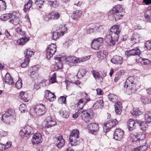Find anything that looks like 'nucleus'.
Here are the masks:
<instances>
[{
	"label": "nucleus",
	"instance_id": "obj_1",
	"mask_svg": "<svg viewBox=\"0 0 151 151\" xmlns=\"http://www.w3.org/2000/svg\"><path fill=\"white\" fill-rule=\"evenodd\" d=\"M120 30L117 26H114L111 29L109 34L105 37V41L109 46L115 45L117 42L119 37V35Z\"/></svg>",
	"mask_w": 151,
	"mask_h": 151
},
{
	"label": "nucleus",
	"instance_id": "obj_2",
	"mask_svg": "<svg viewBox=\"0 0 151 151\" xmlns=\"http://www.w3.org/2000/svg\"><path fill=\"white\" fill-rule=\"evenodd\" d=\"M122 8L120 5H117L113 7L108 13V18L113 22L116 21L120 19L123 15L121 14Z\"/></svg>",
	"mask_w": 151,
	"mask_h": 151
},
{
	"label": "nucleus",
	"instance_id": "obj_3",
	"mask_svg": "<svg viewBox=\"0 0 151 151\" xmlns=\"http://www.w3.org/2000/svg\"><path fill=\"white\" fill-rule=\"evenodd\" d=\"M15 114L14 110L8 109L7 111L1 117V120L7 124H12L16 122Z\"/></svg>",
	"mask_w": 151,
	"mask_h": 151
},
{
	"label": "nucleus",
	"instance_id": "obj_4",
	"mask_svg": "<svg viewBox=\"0 0 151 151\" xmlns=\"http://www.w3.org/2000/svg\"><path fill=\"white\" fill-rule=\"evenodd\" d=\"M79 137V132L77 129L72 130L70 132L69 137V143L71 146H75L79 144L78 139Z\"/></svg>",
	"mask_w": 151,
	"mask_h": 151
},
{
	"label": "nucleus",
	"instance_id": "obj_5",
	"mask_svg": "<svg viewBox=\"0 0 151 151\" xmlns=\"http://www.w3.org/2000/svg\"><path fill=\"white\" fill-rule=\"evenodd\" d=\"M32 128L29 125H26L20 130L19 135L22 138L28 139L33 133Z\"/></svg>",
	"mask_w": 151,
	"mask_h": 151
},
{
	"label": "nucleus",
	"instance_id": "obj_6",
	"mask_svg": "<svg viewBox=\"0 0 151 151\" xmlns=\"http://www.w3.org/2000/svg\"><path fill=\"white\" fill-rule=\"evenodd\" d=\"M67 28L65 26H63L58 31L48 33V36H51V38L53 40H56L59 39L60 36L63 35L66 31Z\"/></svg>",
	"mask_w": 151,
	"mask_h": 151
},
{
	"label": "nucleus",
	"instance_id": "obj_7",
	"mask_svg": "<svg viewBox=\"0 0 151 151\" xmlns=\"http://www.w3.org/2000/svg\"><path fill=\"white\" fill-rule=\"evenodd\" d=\"M93 114V110L92 109L90 108L82 111L81 117L82 119L85 122L88 123L91 120Z\"/></svg>",
	"mask_w": 151,
	"mask_h": 151
},
{
	"label": "nucleus",
	"instance_id": "obj_8",
	"mask_svg": "<svg viewBox=\"0 0 151 151\" xmlns=\"http://www.w3.org/2000/svg\"><path fill=\"white\" fill-rule=\"evenodd\" d=\"M56 46L55 44L51 43L48 45L46 50V58L48 60L50 59L56 51Z\"/></svg>",
	"mask_w": 151,
	"mask_h": 151
},
{
	"label": "nucleus",
	"instance_id": "obj_9",
	"mask_svg": "<svg viewBox=\"0 0 151 151\" xmlns=\"http://www.w3.org/2000/svg\"><path fill=\"white\" fill-rule=\"evenodd\" d=\"M84 98L80 99L78 102L77 105L80 109H82L83 106L91 100L90 98L88 96V94L86 93L83 94Z\"/></svg>",
	"mask_w": 151,
	"mask_h": 151
},
{
	"label": "nucleus",
	"instance_id": "obj_10",
	"mask_svg": "<svg viewBox=\"0 0 151 151\" xmlns=\"http://www.w3.org/2000/svg\"><path fill=\"white\" fill-rule=\"evenodd\" d=\"M87 127L89 132L94 135L97 133L99 129V124L95 123L89 124L87 125Z\"/></svg>",
	"mask_w": 151,
	"mask_h": 151
},
{
	"label": "nucleus",
	"instance_id": "obj_11",
	"mask_svg": "<svg viewBox=\"0 0 151 151\" xmlns=\"http://www.w3.org/2000/svg\"><path fill=\"white\" fill-rule=\"evenodd\" d=\"M34 109L36 113L40 116L44 114L46 110L45 105L40 104H36L35 106Z\"/></svg>",
	"mask_w": 151,
	"mask_h": 151
},
{
	"label": "nucleus",
	"instance_id": "obj_12",
	"mask_svg": "<svg viewBox=\"0 0 151 151\" xmlns=\"http://www.w3.org/2000/svg\"><path fill=\"white\" fill-rule=\"evenodd\" d=\"M118 122L116 119L109 120L107 121L106 123L103 124V128L104 129L106 128V132H107L109 129L116 125Z\"/></svg>",
	"mask_w": 151,
	"mask_h": 151
},
{
	"label": "nucleus",
	"instance_id": "obj_13",
	"mask_svg": "<svg viewBox=\"0 0 151 151\" xmlns=\"http://www.w3.org/2000/svg\"><path fill=\"white\" fill-rule=\"evenodd\" d=\"M60 14L56 12H53L44 17L45 21H48L50 19L54 20L58 19L60 17Z\"/></svg>",
	"mask_w": 151,
	"mask_h": 151
},
{
	"label": "nucleus",
	"instance_id": "obj_14",
	"mask_svg": "<svg viewBox=\"0 0 151 151\" xmlns=\"http://www.w3.org/2000/svg\"><path fill=\"white\" fill-rule=\"evenodd\" d=\"M87 60L86 58H83V59H80L77 58L76 57L73 56H68L66 58V61L68 62V64L71 65V63H78L81 62H83Z\"/></svg>",
	"mask_w": 151,
	"mask_h": 151
},
{
	"label": "nucleus",
	"instance_id": "obj_15",
	"mask_svg": "<svg viewBox=\"0 0 151 151\" xmlns=\"http://www.w3.org/2000/svg\"><path fill=\"white\" fill-rule=\"evenodd\" d=\"M141 52L138 47H135L134 49L129 50L125 52V55L128 57L131 56H139L141 55Z\"/></svg>",
	"mask_w": 151,
	"mask_h": 151
},
{
	"label": "nucleus",
	"instance_id": "obj_16",
	"mask_svg": "<svg viewBox=\"0 0 151 151\" xmlns=\"http://www.w3.org/2000/svg\"><path fill=\"white\" fill-rule=\"evenodd\" d=\"M124 131L120 129H116L114 132L113 138L116 140H120L124 134Z\"/></svg>",
	"mask_w": 151,
	"mask_h": 151
},
{
	"label": "nucleus",
	"instance_id": "obj_17",
	"mask_svg": "<svg viewBox=\"0 0 151 151\" xmlns=\"http://www.w3.org/2000/svg\"><path fill=\"white\" fill-rule=\"evenodd\" d=\"M42 136L39 133H35L32 136V142L33 145L38 144L41 142Z\"/></svg>",
	"mask_w": 151,
	"mask_h": 151
},
{
	"label": "nucleus",
	"instance_id": "obj_18",
	"mask_svg": "<svg viewBox=\"0 0 151 151\" xmlns=\"http://www.w3.org/2000/svg\"><path fill=\"white\" fill-rule=\"evenodd\" d=\"M46 120V122L45 125V128H48L55 125L56 123L54 119H52L51 116L47 117Z\"/></svg>",
	"mask_w": 151,
	"mask_h": 151
},
{
	"label": "nucleus",
	"instance_id": "obj_19",
	"mask_svg": "<svg viewBox=\"0 0 151 151\" xmlns=\"http://www.w3.org/2000/svg\"><path fill=\"white\" fill-rule=\"evenodd\" d=\"M45 96L47 100L50 101H52L56 99V96L54 94L49 90L45 91Z\"/></svg>",
	"mask_w": 151,
	"mask_h": 151
},
{
	"label": "nucleus",
	"instance_id": "obj_20",
	"mask_svg": "<svg viewBox=\"0 0 151 151\" xmlns=\"http://www.w3.org/2000/svg\"><path fill=\"white\" fill-rule=\"evenodd\" d=\"M142 121L141 120H136L137 124H139L141 127V129L143 131H145L147 129V123L148 121Z\"/></svg>",
	"mask_w": 151,
	"mask_h": 151
},
{
	"label": "nucleus",
	"instance_id": "obj_21",
	"mask_svg": "<svg viewBox=\"0 0 151 151\" xmlns=\"http://www.w3.org/2000/svg\"><path fill=\"white\" fill-rule=\"evenodd\" d=\"M123 58L118 55H115L111 60V61L114 64H120L123 62Z\"/></svg>",
	"mask_w": 151,
	"mask_h": 151
},
{
	"label": "nucleus",
	"instance_id": "obj_22",
	"mask_svg": "<svg viewBox=\"0 0 151 151\" xmlns=\"http://www.w3.org/2000/svg\"><path fill=\"white\" fill-rule=\"evenodd\" d=\"M56 138L58 140L57 142H58L56 143V145L58 148H60L65 145V140L63 138V136L61 135L57 136Z\"/></svg>",
	"mask_w": 151,
	"mask_h": 151
},
{
	"label": "nucleus",
	"instance_id": "obj_23",
	"mask_svg": "<svg viewBox=\"0 0 151 151\" xmlns=\"http://www.w3.org/2000/svg\"><path fill=\"white\" fill-rule=\"evenodd\" d=\"M19 97L25 102H27L29 100V96L28 93L26 92L22 91L20 92Z\"/></svg>",
	"mask_w": 151,
	"mask_h": 151
},
{
	"label": "nucleus",
	"instance_id": "obj_24",
	"mask_svg": "<svg viewBox=\"0 0 151 151\" xmlns=\"http://www.w3.org/2000/svg\"><path fill=\"white\" fill-rule=\"evenodd\" d=\"M136 124V120L134 121L132 119H129L127 124L129 131H132L135 129Z\"/></svg>",
	"mask_w": 151,
	"mask_h": 151
},
{
	"label": "nucleus",
	"instance_id": "obj_25",
	"mask_svg": "<svg viewBox=\"0 0 151 151\" xmlns=\"http://www.w3.org/2000/svg\"><path fill=\"white\" fill-rule=\"evenodd\" d=\"M115 111L116 114L120 115L122 112V103L118 102L114 105Z\"/></svg>",
	"mask_w": 151,
	"mask_h": 151
},
{
	"label": "nucleus",
	"instance_id": "obj_26",
	"mask_svg": "<svg viewBox=\"0 0 151 151\" xmlns=\"http://www.w3.org/2000/svg\"><path fill=\"white\" fill-rule=\"evenodd\" d=\"M144 16L145 19L148 22H151V6L149 7L146 10Z\"/></svg>",
	"mask_w": 151,
	"mask_h": 151
},
{
	"label": "nucleus",
	"instance_id": "obj_27",
	"mask_svg": "<svg viewBox=\"0 0 151 151\" xmlns=\"http://www.w3.org/2000/svg\"><path fill=\"white\" fill-rule=\"evenodd\" d=\"M82 15L81 11L79 10H76L71 16V17L74 20L78 19Z\"/></svg>",
	"mask_w": 151,
	"mask_h": 151
},
{
	"label": "nucleus",
	"instance_id": "obj_28",
	"mask_svg": "<svg viewBox=\"0 0 151 151\" xmlns=\"http://www.w3.org/2000/svg\"><path fill=\"white\" fill-rule=\"evenodd\" d=\"M16 27H17L16 29V32L19 35L23 36V37H26V32L25 31L22 30V28L20 26V23H17V24Z\"/></svg>",
	"mask_w": 151,
	"mask_h": 151
},
{
	"label": "nucleus",
	"instance_id": "obj_29",
	"mask_svg": "<svg viewBox=\"0 0 151 151\" xmlns=\"http://www.w3.org/2000/svg\"><path fill=\"white\" fill-rule=\"evenodd\" d=\"M29 40V37H22V38H19L17 40V42L20 45H24L26 42Z\"/></svg>",
	"mask_w": 151,
	"mask_h": 151
},
{
	"label": "nucleus",
	"instance_id": "obj_30",
	"mask_svg": "<svg viewBox=\"0 0 151 151\" xmlns=\"http://www.w3.org/2000/svg\"><path fill=\"white\" fill-rule=\"evenodd\" d=\"M104 106L103 101L102 99L97 101L93 104V107L95 109L101 108Z\"/></svg>",
	"mask_w": 151,
	"mask_h": 151
},
{
	"label": "nucleus",
	"instance_id": "obj_31",
	"mask_svg": "<svg viewBox=\"0 0 151 151\" xmlns=\"http://www.w3.org/2000/svg\"><path fill=\"white\" fill-rule=\"evenodd\" d=\"M139 35L137 33L133 34L132 36L131 42L133 44L136 43L139 41Z\"/></svg>",
	"mask_w": 151,
	"mask_h": 151
},
{
	"label": "nucleus",
	"instance_id": "obj_32",
	"mask_svg": "<svg viewBox=\"0 0 151 151\" xmlns=\"http://www.w3.org/2000/svg\"><path fill=\"white\" fill-rule=\"evenodd\" d=\"M87 71L85 69L83 68H80L77 73V76L78 78H81L86 75Z\"/></svg>",
	"mask_w": 151,
	"mask_h": 151
},
{
	"label": "nucleus",
	"instance_id": "obj_33",
	"mask_svg": "<svg viewBox=\"0 0 151 151\" xmlns=\"http://www.w3.org/2000/svg\"><path fill=\"white\" fill-rule=\"evenodd\" d=\"M10 19L9 20V22L14 24H15V23L18 22L19 23V19L18 17L14 15V13L12 14V16Z\"/></svg>",
	"mask_w": 151,
	"mask_h": 151
},
{
	"label": "nucleus",
	"instance_id": "obj_34",
	"mask_svg": "<svg viewBox=\"0 0 151 151\" xmlns=\"http://www.w3.org/2000/svg\"><path fill=\"white\" fill-rule=\"evenodd\" d=\"M32 0H29L28 2L25 4L23 10L26 13L29 9L31 7L32 5Z\"/></svg>",
	"mask_w": 151,
	"mask_h": 151
},
{
	"label": "nucleus",
	"instance_id": "obj_35",
	"mask_svg": "<svg viewBox=\"0 0 151 151\" xmlns=\"http://www.w3.org/2000/svg\"><path fill=\"white\" fill-rule=\"evenodd\" d=\"M91 45L92 47L95 50H98L101 45L99 44L97 41H92Z\"/></svg>",
	"mask_w": 151,
	"mask_h": 151
},
{
	"label": "nucleus",
	"instance_id": "obj_36",
	"mask_svg": "<svg viewBox=\"0 0 151 151\" xmlns=\"http://www.w3.org/2000/svg\"><path fill=\"white\" fill-rule=\"evenodd\" d=\"M12 15V14L11 13L4 14L1 16L0 19L2 21H6L9 19L10 20Z\"/></svg>",
	"mask_w": 151,
	"mask_h": 151
},
{
	"label": "nucleus",
	"instance_id": "obj_37",
	"mask_svg": "<svg viewBox=\"0 0 151 151\" xmlns=\"http://www.w3.org/2000/svg\"><path fill=\"white\" fill-rule=\"evenodd\" d=\"M141 100L144 104H147L151 103V100L149 99L147 96H142L141 98Z\"/></svg>",
	"mask_w": 151,
	"mask_h": 151
},
{
	"label": "nucleus",
	"instance_id": "obj_38",
	"mask_svg": "<svg viewBox=\"0 0 151 151\" xmlns=\"http://www.w3.org/2000/svg\"><path fill=\"white\" fill-rule=\"evenodd\" d=\"M108 55V53L106 51L101 50L100 52V54H99L98 55V57L101 59H103L105 58H106Z\"/></svg>",
	"mask_w": 151,
	"mask_h": 151
},
{
	"label": "nucleus",
	"instance_id": "obj_39",
	"mask_svg": "<svg viewBox=\"0 0 151 151\" xmlns=\"http://www.w3.org/2000/svg\"><path fill=\"white\" fill-rule=\"evenodd\" d=\"M108 98L111 102H116L118 99L117 96L113 94H110L108 95Z\"/></svg>",
	"mask_w": 151,
	"mask_h": 151
},
{
	"label": "nucleus",
	"instance_id": "obj_40",
	"mask_svg": "<svg viewBox=\"0 0 151 151\" xmlns=\"http://www.w3.org/2000/svg\"><path fill=\"white\" fill-rule=\"evenodd\" d=\"M34 52L31 51L30 49H27L26 53L25 52H24L25 56L26 58L29 59V58H31L32 55H34Z\"/></svg>",
	"mask_w": 151,
	"mask_h": 151
},
{
	"label": "nucleus",
	"instance_id": "obj_41",
	"mask_svg": "<svg viewBox=\"0 0 151 151\" xmlns=\"http://www.w3.org/2000/svg\"><path fill=\"white\" fill-rule=\"evenodd\" d=\"M6 9V3L3 0H0V12L4 11Z\"/></svg>",
	"mask_w": 151,
	"mask_h": 151
},
{
	"label": "nucleus",
	"instance_id": "obj_42",
	"mask_svg": "<svg viewBox=\"0 0 151 151\" xmlns=\"http://www.w3.org/2000/svg\"><path fill=\"white\" fill-rule=\"evenodd\" d=\"M62 58H60V57H55V59L57 60L59 62V65H58V64H57V65H56L58 67V69H61L63 68V65L61 63Z\"/></svg>",
	"mask_w": 151,
	"mask_h": 151
},
{
	"label": "nucleus",
	"instance_id": "obj_43",
	"mask_svg": "<svg viewBox=\"0 0 151 151\" xmlns=\"http://www.w3.org/2000/svg\"><path fill=\"white\" fill-rule=\"evenodd\" d=\"M19 110L22 113L27 112V109L26 105L24 104H21L19 107Z\"/></svg>",
	"mask_w": 151,
	"mask_h": 151
},
{
	"label": "nucleus",
	"instance_id": "obj_44",
	"mask_svg": "<svg viewBox=\"0 0 151 151\" xmlns=\"http://www.w3.org/2000/svg\"><path fill=\"white\" fill-rule=\"evenodd\" d=\"M131 113L133 115L136 116L141 115L142 114V112L140 110L136 109L135 110L134 109V110L131 111Z\"/></svg>",
	"mask_w": 151,
	"mask_h": 151
},
{
	"label": "nucleus",
	"instance_id": "obj_45",
	"mask_svg": "<svg viewBox=\"0 0 151 151\" xmlns=\"http://www.w3.org/2000/svg\"><path fill=\"white\" fill-rule=\"evenodd\" d=\"M134 79L133 77L130 76L127 78L124 84H133L134 83Z\"/></svg>",
	"mask_w": 151,
	"mask_h": 151
},
{
	"label": "nucleus",
	"instance_id": "obj_46",
	"mask_svg": "<svg viewBox=\"0 0 151 151\" xmlns=\"http://www.w3.org/2000/svg\"><path fill=\"white\" fill-rule=\"evenodd\" d=\"M29 60L27 58H25L24 60L22 61V62L21 63V66L23 68H25L29 64Z\"/></svg>",
	"mask_w": 151,
	"mask_h": 151
},
{
	"label": "nucleus",
	"instance_id": "obj_47",
	"mask_svg": "<svg viewBox=\"0 0 151 151\" xmlns=\"http://www.w3.org/2000/svg\"><path fill=\"white\" fill-rule=\"evenodd\" d=\"M60 114L63 117L67 118L69 117V114L68 112L66 111H63V110H61L59 111Z\"/></svg>",
	"mask_w": 151,
	"mask_h": 151
},
{
	"label": "nucleus",
	"instance_id": "obj_48",
	"mask_svg": "<svg viewBox=\"0 0 151 151\" xmlns=\"http://www.w3.org/2000/svg\"><path fill=\"white\" fill-rule=\"evenodd\" d=\"M22 86V79L20 78H19V79L16 82L15 84V86L18 89H20Z\"/></svg>",
	"mask_w": 151,
	"mask_h": 151
},
{
	"label": "nucleus",
	"instance_id": "obj_49",
	"mask_svg": "<svg viewBox=\"0 0 151 151\" xmlns=\"http://www.w3.org/2000/svg\"><path fill=\"white\" fill-rule=\"evenodd\" d=\"M48 4L54 8H56L58 5V3L56 0L53 1H49Z\"/></svg>",
	"mask_w": 151,
	"mask_h": 151
},
{
	"label": "nucleus",
	"instance_id": "obj_50",
	"mask_svg": "<svg viewBox=\"0 0 151 151\" xmlns=\"http://www.w3.org/2000/svg\"><path fill=\"white\" fill-rule=\"evenodd\" d=\"M43 3L44 1L42 0H36L35 2V4L39 7V8H41L43 5Z\"/></svg>",
	"mask_w": 151,
	"mask_h": 151
},
{
	"label": "nucleus",
	"instance_id": "obj_51",
	"mask_svg": "<svg viewBox=\"0 0 151 151\" xmlns=\"http://www.w3.org/2000/svg\"><path fill=\"white\" fill-rule=\"evenodd\" d=\"M66 96L65 97L61 96L58 99V101L60 103L65 104L66 103Z\"/></svg>",
	"mask_w": 151,
	"mask_h": 151
},
{
	"label": "nucleus",
	"instance_id": "obj_52",
	"mask_svg": "<svg viewBox=\"0 0 151 151\" xmlns=\"http://www.w3.org/2000/svg\"><path fill=\"white\" fill-rule=\"evenodd\" d=\"M141 135L139 134H134V137L135 138V139H133L132 142H139L140 140V136Z\"/></svg>",
	"mask_w": 151,
	"mask_h": 151
},
{
	"label": "nucleus",
	"instance_id": "obj_53",
	"mask_svg": "<svg viewBox=\"0 0 151 151\" xmlns=\"http://www.w3.org/2000/svg\"><path fill=\"white\" fill-rule=\"evenodd\" d=\"M135 86V84L133 83V84H124V88H128L129 89H132Z\"/></svg>",
	"mask_w": 151,
	"mask_h": 151
},
{
	"label": "nucleus",
	"instance_id": "obj_54",
	"mask_svg": "<svg viewBox=\"0 0 151 151\" xmlns=\"http://www.w3.org/2000/svg\"><path fill=\"white\" fill-rule=\"evenodd\" d=\"M93 77L96 79H99L100 78V76L99 73L96 71L93 70Z\"/></svg>",
	"mask_w": 151,
	"mask_h": 151
},
{
	"label": "nucleus",
	"instance_id": "obj_55",
	"mask_svg": "<svg viewBox=\"0 0 151 151\" xmlns=\"http://www.w3.org/2000/svg\"><path fill=\"white\" fill-rule=\"evenodd\" d=\"M32 68L34 69V71H32L30 73L31 74H30V75H31V76L32 78H33L34 77V75L36 72V71L37 70V65L32 66Z\"/></svg>",
	"mask_w": 151,
	"mask_h": 151
},
{
	"label": "nucleus",
	"instance_id": "obj_56",
	"mask_svg": "<svg viewBox=\"0 0 151 151\" xmlns=\"http://www.w3.org/2000/svg\"><path fill=\"white\" fill-rule=\"evenodd\" d=\"M142 61L141 62L143 65H146L147 64H149L151 62V61L148 59L142 58Z\"/></svg>",
	"mask_w": 151,
	"mask_h": 151
},
{
	"label": "nucleus",
	"instance_id": "obj_57",
	"mask_svg": "<svg viewBox=\"0 0 151 151\" xmlns=\"http://www.w3.org/2000/svg\"><path fill=\"white\" fill-rule=\"evenodd\" d=\"M145 47L147 50L151 49V42L149 41H147L145 44Z\"/></svg>",
	"mask_w": 151,
	"mask_h": 151
},
{
	"label": "nucleus",
	"instance_id": "obj_58",
	"mask_svg": "<svg viewBox=\"0 0 151 151\" xmlns=\"http://www.w3.org/2000/svg\"><path fill=\"white\" fill-rule=\"evenodd\" d=\"M72 43V41L70 40H68L66 41L65 42L63 43V45L65 47H68V46L70 45Z\"/></svg>",
	"mask_w": 151,
	"mask_h": 151
},
{
	"label": "nucleus",
	"instance_id": "obj_59",
	"mask_svg": "<svg viewBox=\"0 0 151 151\" xmlns=\"http://www.w3.org/2000/svg\"><path fill=\"white\" fill-rule=\"evenodd\" d=\"M12 145L11 142L10 141H8L6 143V144L4 145H3L4 146V149L5 150V149H7L9 148L11 145Z\"/></svg>",
	"mask_w": 151,
	"mask_h": 151
},
{
	"label": "nucleus",
	"instance_id": "obj_60",
	"mask_svg": "<svg viewBox=\"0 0 151 151\" xmlns=\"http://www.w3.org/2000/svg\"><path fill=\"white\" fill-rule=\"evenodd\" d=\"M140 151H145L147 149V147L146 145L140 146L138 147Z\"/></svg>",
	"mask_w": 151,
	"mask_h": 151
},
{
	"label": "nucleus",
	"instance_id": "obj_61",
	"mask_svg": "<svg viewBox=\"0 0 151 151\" xmlns=\"http://www.w3.org/2000/svg\"><path fill=\"white\" fill-rule=\"evenodd\" d=\"M103 38L101 37H99L96 39H94L93 41H97L99 44L102 45L103 42Z\"/></svg>",
	"mask_w": 151,
	"mask_h": 151
},
{
	"label": "nucleus",
	"instance_id": "obj_62",
	"mask_svg": "<svg viewBox=\"0 0 151 151\" xmlns=\"http://www.w3.org/2000/svg\"><path fill=\"white\" fill-rule=\"evenodd\" d=\"M11 78L10 74L9 73H7L5 76V82L6 83V82H8L9 79H10Z\"/></svg>",
	"mask_w": 151,
	"mask_h": 151
},
{
	"label": "nucleus",
	"instance_id": "obj_63",
	"mask_svg": "<svg viewBox=\"0 0 151 151\" xmlns=\"http://www.w3.org/2000/svg\"><path fill=\"white\" fill-rule=\"evenodd\" d=\"M95 31V29H94V27L93 28H90L87 29V33L88 34H91Z\"/></svg>",
	"mask_w": 151,
	"mask_h": 151
},
{
	"label": "nucleus",
	"instance_id": "obj_64",
	"mask_svg": "<svg viewBox=\"0 0 151 151\" xmlns=\"http://www.w3.org/2000/svg\"><path fill=\"white\" fill-rule=\"evenodd\" d=\"M146 90L147 94L151 97V88H148L146 89Z\"/></svg>",
	"mask_w": 151,
	"mask_h": 151
}]
</instances>
